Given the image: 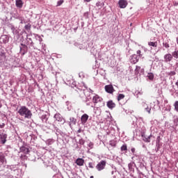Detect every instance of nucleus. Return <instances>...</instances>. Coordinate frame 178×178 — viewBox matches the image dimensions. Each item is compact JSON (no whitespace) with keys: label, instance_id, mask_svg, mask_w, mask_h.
<instances>
[{"label":"nucleus","instance_id":"obj_1","mask_svg":"<svg viewBox=\"0 0 178 178\" xmlns=\"http://www.w3.org/2000/svg\"><path fill=\"white\" fill-rule=\"evenodd\" d=\"M18 113L25 119H31V116H33L31 111H30V109H29L26 106H20L18 110Z\"/></svg>","mask_w":178,"mask_h":178},{"label":"nucleus","instance_id":"obj_2","mask_svg":"<svg viewBox=\"0 0 178 178\" xmlns=\"http://www.w3.org/2000/svg\"><path fill=\"white\" fill-rule=\"evenodd\" d=\"M83 86H77V88L79 90V91H83L84 95L87 97V99H91V97H90V92H88V89H87V87L84 86V83H82Z\"/></svg>","mask_w":178,"mask_h":178},{"label":"nucleus","instance_id":"obj_3","mask_svg":"<svg viewBox=\"0 0 178 178\" xmlns=\"http://www.w3.org/2000/svg\"><path fill=\"white\" fill-rule=\"evenodd\" d=\"M29 49L30 48L26 44L20 43L19 51L22 56H24Z\"/></svg>","mask_w":178,"mask_h":178},{"label":"nucleus","instance_id":"obj_4","mask_svg":"<svg viewBox=\"0 0 178 178\" xmlns=\"http://www.w3.org/2000/svg\"><path fill=\"white\" fill-rule=\"evenodd\" d=\"M105 166H106V161L102 160L97 164L95 168L98 172H101V170H104V169H105Z\"/></svg>","mask_w":178,"mask_h":178},{"label":"nucleus","instance_id":"obj_5","mask_svg":"<svg viewBox=\"0 0 178 178\" xmlns=\"http://www.w3.org/2000/svg\"><path fill=\"white\" fill-rule=\"evenodd\" d=\"M25 45H26L29 49L34 48V42H33V39H31V38H29V35H26Z\"/></svg>","mask_w":178,"mask_h":178},{"label":"nucleus","instance_id":"obj_6","mask_svg":"<svg viewBox=\"0 0 178 178\" xmlns=\"http://www.w3.org/2000/svg\"><path fill=\"white\" fill-rule=\"evenodd\" d=\"M8 161H6V157L5 156V154L1 152L0 153V166L1 165H6Z\"/></svg>","mask_w":178,"mask_h":178},{"label":"nucleus","instance_id":"obj_7","mask_svg":"<svg viewBox=\"0 0 178 178\" xmlns=\"http://www.w3.org/2000/svg\"><path fill=\"white\" fill-rule=\"evenodd\" d=\"M1 44H8L9 42V36L7 35H2L0 38Z\"/></svg>","mask_w":178,"mask_h":178},{"label":"nucleus","instance_id":"obj_8","mask_svg":"<svg viewBox=\"0 0 178 178\" xmlns=\"http://www.w3.org/2000/svg\"><path fill=\"white\" fill-rule=\"evenodd\" d=\"M173 59V56L171 54H167L164 55V62L165 63H169V62H172Z\"/></svg>","mask_w":178,"mask_h":178},{"label":"nucleus","instance_id":"obj_9","mask_svg":"<svg viewBox=\"0 0 178 178\" xmlns=\"http://www.w3.org/2000/svg\"><path fill=\"white\" fill-rule=\"evenodd\" d=\"M106 92L108 94H113L115 89L113 88V86L112 85H107L104 87Z\"/></svg>","mask_w":178,"mask_h":178},{"label":"nucleus","instance_id":"obj_10","mask_svg":"<svg viewBox=\"0 0 178 178\" xmlns=\"http://www.w3.org/2000/svg\"><path fill=\"white\" fill-rule=\"evenodd\" d=\"M6 60V52L3 49H0V60L4 62Z\"/></svg>","mask_w":178,"mask_h":178},{"label":"nucleus","instance_id":"obj_11","mask_svg":"<svg viewBox=\"0 0 178 178\" xmlns=\"http://www.w3.org/2000/svg\"><path fill=\"white\" fill-rule=\"evenodd\" d=\"M118 5H119V8H120V9H124V8H126V6H127V5H129V3H127V1L126 0H120L118 1Z\"/></svg>","mask_w":178,"mask_h":178},{"label":"nucleus","instance_id":"obj_12","mask_svg":"<svg viewBox=\"0 0 178 178\" xmlns=\"http://www.w3.org/2000/svg\"><path fill=\"white\" fill-rule=\"evenodd\" d=\"M54 119H56V120H57V122H60L63 124V123H65V119H63V118H62V115L60 113L55 114Z\"/></svg>","mask_w":178,"mask_h":178},{"label":"nucleus","instance_id":"obj_13","mask_svg":"<svg viewBox=\"0 0 178 178\" xmlns=\"http://www.w3.org/2000/svg\"><path fill=\"white\" fill-rule=\"evenodd\" d=\"M92 102L95 104H98V102H102V97H99L98 95H95L92 97Z\"/></svg>","mask_w":178,"mask_h":178},{"label":"nucleus","instance_id":"obj_14","mask_svg":"<svg viewBox=\"0 0 178 178\" xmlns=\"http://www.w3.org/2000/svg\"><path fill=\"white\" fill-rule=\"evenodd\" d=\"M142 138L145 143H151V137H152V135H149L148 136H145V134H142Z\"/></svg>","mask_w":178,"mask_h":178},{"label":"nucleus","instance_id":"obj_15","mask_svg":"<svg viewBox=\"0 0 178 178\" xmlns=\"http://www.w3.org/2000/svg\"><path fill=\"white\" fill-rule=\"evenodd\" d=\"M139 57L136 54H133L131 56V63H133L135 65V63H137L138 62Z\"/></svg>","mask_w":178,"mask_h":178},{"label":"nucleus","instance_id":"obj_16","mask_svg":"<svg viewBox=\"0 0 178 178\" xmlns=\"http://www.w3.org/2000/svg\"><path fill=\"white\" fill-rule=\"evenodd\" d=\"M143 106L145 111L147 112V113L149 114L151 113V109H152L151 105H148L145 102H143Z\"/></svg>","mask_w":178,"mask_h":178},{"label":"nucleus","instance_id":"obj_17","mask_svg":"<svg viewBox=\"0 0 178 178\" xmlns=\"http://www.w3.org/2000/svg\"><path fill=\"white\" fill-rule=\"evenodd\" d=\"M6 138H8V135L6 134H0L1 144H5V143H6Z\"/></svg>","mask_w":178,"mask_h":178},{"label":"nucleus","instance_id":"obj_18","mask_svg":"<svg viewBox=\"0 0 178 178\" xmlns=\"http://www.w3.org/2000/svg\"><path fill=\"white\" fill-rule=\"evenodd\" d=\"M106 105L109 109H113V108H115L116 106V104L112 100H109L108 102H107Z\"/></svg>","mask_w":178,"mask_h":178},{"label":"nucleus","instance_id":"obj_19","mask_svg":"<svg viewBox=\"0 0 178 178\" xmlns=\"http://www.w3.org/2000/svg\"><path fill=\"white\" fill-rule=\"evenodd\" d=\"M75 163H76V165L78 166H83L84 165V159H81V158H78L76 161H75Z\"/></svg>","mask_w":178,"mask_h":178},{"label":"nucleus","instance_id":"obj_20","mask_svg":"<svg viewBox=\"0 0 178 178\" xmlns=\"http://www.w3.org/2000/svg\"><path fill=\"white\" fill-rule=\"evenodd\" d=\"M88 118H89V116H88V115H87V114H83L82 116H81V123H83V124H85V123H87V120H88Z\"/></svg>","mask_w":178,"mask_h":178},{"label":"nucleus","instance_id":"obj_21","mask_svg":"<svg viewBox=\"0 0 178 178\" xmlns=\"http://www.w3.org/2000/svg\"><path fill=\"white\" fill-rule=\"evenodd\" d=\"M15 5H16L17 8H19V9H22L23 8V1L16 0Z\"/></svg>","mask_w":178,"mask_h":178},{"label":"nucleus","instance_id":"obj_22","mask_svg":"<svg viewBox=\"0 0 178 178\" xmlns=\"http://www.w3.org/2000/svg\"><path fill=\"white\" fill-rule=\"evenodd\" d=\"M170 42V39L165 40L163 42V47H165L166 49L170 48L169 43Z\"/></svg>","mask_w":178,"mask_h":178},{"label":"nucleus","instance_id":"obj_23","mask_svg":"<svg viewBox=\"0 0 178 178\" xmlns=\"http://www.w3.org/2000/svg\"><path fill=\"white\" fill-rule=\"evenodd\" d=\"M21 152H23L24 154H29L30 152V150L29 149V147L26 146H22L20 147Z\"/></svg>","mask_w":178,"mask_h":178},{"label":"nucleus","instance_id":"obj_24","mask_svg":"<svg viewBox=\"0 0 178 178\" xmlns=\"http://www.w3.org/2000/svg\"><path fill=\"white\" fill-rule=\"evenodd\" d=\"M8 168L10 169V170H13V172H16L17 170V165H8Z\"/></svg>","mask_w":178,"mask_h":178},{"label":"nucleus","instance_id":"obj_25","mask_svg":"<svg viewBox=\"0 0 178 178\" xmlns=\"http://www.w3.org/2000/svg\"><path fill=\"white\" fill-rule=\"evenodd\" d=\"M144 73V69L142 68L141 69V67H139V66H136V68L135 70V73L136 74H138V73Z\"/></svg>","mask_w":178,"mask_h":178},{"label":"nucleus","instance_id":"obj_26","mask_svg":"<svg viewBox=\"0 0 178 178\" xmlns=\"http://www.w3.org/2000/svg\"><path fill=\"white\" fill-rule=\"evenodd\" d=\"M40 119H41L42 123H47V122H48V116L47 115H42L40 117Z\"/></svg>","mask_w":178,"mask_h":178},{"label":"nucleus","instance_id":"obj_27","mask_svg":"<svg viewBox=\"0 0 178 178\" xmlns=\"http://www.w3.org/2000/svg\"><path fill=\"white\" fill-rule=\"evenodd\" d=\"M148 45L149 47L156 48V47H158V42H148Z\"/></svg>","mask_w":178,"mask_h":178},{"label":"nucleus","instance_id":"obj_28","mask_svg":"<svg viewBox=\"0 0 178 178\" xmlns=\"http://www.w3.org/2000/svg\"><path fill=\"white\" fill-rule=\"evenodd\" d=\"M74 45L79 48V49H86V46L84 44H79L77 42L74 43Z\"/></svg>","mask_w":178,"mask_h":178},{"label":"nucleus","instance_id":"obj_29","mask_svg":"<svg viewBox=\"0 0 178 178\" xmlns=\"http://www.w3.org/2000/svg\"><path fill=\"white\" fill-rule=\"evenodd\" d=\"M53 126L54 127V130H56V136H59V134H60L62 136L63 134V132H62L60 131V129H59L58 127H55V125H54V124H53Z\"/></svg>","mask_w":178,"mask_h":178},{"label":"nucleus","instance_id":"obj_30","mask_svg":"<svg viewBox=\"0 0 178 178\" xmlns=\"http://www.w3.org/2000/svg\"><path fill=\"white\" fill-rule=\"evenodd\" d=\"M128 168L130 172H134V163H129L128 164Z\"/></svg>","mask_w":178,"mask_h":178},{"label":"nucleus","instance_id":"obj_31","mask_svg":"<svg viewBox=\"0 0 178 178\" xmlns=\"http://www.w3.org/2000/svg\"><path fill=\"white\" fill-rule=\"evenodd\" d=\"M173 123H174V127H177V126H178V118L176 115L173 116Z\"/></svg>","mask_w":178,"mask_h":178},{"label":"nucleus","instance_id":"obj_32","mask_svg":"<svg viewBox=\"0 0 178 178\" xmlns=\"http://www.w3.org/2000/svg\"><path fill=\"white\" fill-rule=\"evenodd\" d=\"M70 126H71L72 124H76V120L74 118L71 117V118H70Z\"/></svg>","mask_w":178,"mask_h":178},{"label":"nucleus","instance_id":"obj_33","mask_svg":"<svg viewBox=\"0 0 178 178\" xmlns=\"http://www.w3.org/2000/svg\"><path fill=\"white\" fill-rule=\"evenodd\" d=\"M172 58H175L176 59H178V50L175 49V51L172 53Z\"/></svg>","mask_w":178,"mask_h":178},{"label":"nucleus","instance_id":"obj_34","mask_svg":"<svg viewBox=\"0 0 178 178\" xmlns=\"http://www.w3.org/2000/svg\"><path fill=\"white\" fill-rule=\"evenodd\" d=\"M121 151L127 152V145H126V144L122 145V146L121 147Z\"/></svg>","mask_w":178,"mask_h":178},{"label":"nucleus","instance_id":"obj_35","mask_svg":"<svg viewBox=\"0 0 178 178\" xmlns=\"http://www.w3.org/2000/svg\"><path fill=\"white\" fill-rule=\"evenodd\" d=\"M11 31L14 35H17L19 34V31L15 27L13 29H11Z\"/></svg>","mask_w":178,"mask_h":178},{"label":"nucleus","instance_id":"obj_36","mask_svg":"<svg viewBox=\"0 0 178 178\" xmlns=\"http://www.w3.org/2000/svg\"><path fill=\"white\" fill-rule=\"evenodd\" d=\"M24 29L26 30V31H30V30H31V24H28L25 25Z\"/></svg>","mask_w":178,"mask_h":178},{"label":"nucleus","instance_id":"obj_37","mask_svg":"<svg viewBox=\"0 0 178 178\" xmlns=\"http://www.w3.org/2000/svg\"><path fill=\"white\" fill-rule=\"evenodd\" d=\"M124 97L125 96L124 94H118V101H121V99H124Z\"/></svg>","mask_w":178,"mask_h":178},{"label":"nucleus","instance_id":"obj_38","mask_svg":"<svg viewBox=\"0 0 178 178\" xmlns=\"http://www.w3.org/2000/svg\"><path fill=\"white\" fill-rule=\"evenodd\" d=\"M46 144H48V145H52V144H54V139H48L46 141Z\"/></svg>","mask_w":178,"mask_h":178},{"label":"nucleus","instance_id":"obj_39","mask_svg":"<svg viewBox=\"0 0 178 178\" xmlns=\"http://www.w3.org/2000/svg\"><path fill=\"white\" fill-rule=\"evenodd\" d=\"M147 77L150 80H154V74L152 72L148 73Z\"/></svg>","mask_w":178,"mask_h":178},{"label":"nucleus","instance_id":"obj_40","mask_svg":"<svg viewBox=\"0 0 178 178\" xmlns=\"http://www.w3.org/2000/svg\"><path fill=\"white\" fill-rule=\"evenodd\" d=\"M95 166V164H94V163L92 162H90L88 163V168H90V169H94Z\"/></svg>","mask_w":178,"mask_h":178},{"label":"nucleus","instance_id":"obj_41","mask_svg":"<svg viewBox=\"0 0 178 178\" xmlns=\"http://www.w3.org/2000/svg\"><path fill=\"white\" fill-rule=\"evenodd\" d=\"M174 106H175V111H176V112H178V101H176L175 102Z\"/></svg>","mask_w":178,"mask_h":178},{"label":"nucleus","instance_id":"obj_42","mask_svg":"<svg viewBox=\"0 0 178 178\" xmlns=\"http://www.w3.org/2000/svg\"><path fill=\"white\" fill-rule=\"evenodd\" d=\"M96 6L97 8H102V6H104V3L98 1L97 3H96Z\"/></svg>","mask_w":178,"mask_h":178},{"label":"nucleus","instance_id":"obj_43","mask_svg":"<svg viewBox=\"0 0 178 178\" xmlns=\"http://www.w3.org/2000/svg\"><path fill=\"white\" fill-rule=\"evenodd\" d=\"M13 17H15V19H22V16H20L19 14H14V15H13Z\"/></svg>","mask_w":178,"mask_h":178},{"label":"nucleus","instance_id":"obj_44","mask_svg":"<svg viewBox=\"0 0 178 178\" xmlns=\"http://www.w3.org/2000/svg\"><path fill=\"white\" fill-rule=\"evenodd\" d=\"M8 29H10V30H12L15 28V25L13 24H8Z\"/></svg>","mask_w":178,"mask_h":178},{"label":"nucleus","instance_id":"obj_45","mask_svg":"<svg viewBox=\"0 0 178 178\" xmlns=\"http://www.w3.org/2000/svg\"><path fill=\"white\" fill-rule=\"evenodd\" d=\"M64 1L63 0H60L57 2V6H60L62 3H63Z\"/></svg>","mask_w":178,"mask_h":178},{"label":"nucleus","instance_id":"obj_46","mask_svg":"<svg viewBox=\"0 0 178 178\" xmlns=\"http://www.w3.org/2000/svg\"><path fill=\"white\" fill-rule=\"evenodd\" d=\"M169 76H175L176 74V72L171 71L168 73Z\"/></svg>","mask_w":178,"mask_h":178},{"label":"nucleus","instance_id":"obj_47","mask_svg":"<svg viewBox=\"0 0 178 178\" xmlns=\"http://www.w3.org/2000/svg\"><path fill=\"white\" fill-rule=\"evenodd\" d=\"M113 168V170L111 172V175H115V173H116V168L115 167H112Z\"/></svg>","mask_w":178,"mask_h":178},{"label":"nucleus","instance_id":"obj_48","mask_svg":"<svg viewBox=\"0 0 178 178\" xmlns=\"http://www.w3.org/2000/svg\"><path fill=\"white\" fill-rule=\"evenodd\" d=\"M87 106H91L92 108H94V106L92 105V102H88L86 103Z\"/></svg>","mask_w":178,"mask_h":178},{"label":"nucleus","instance_id":"obj_49","mask_svg":"<svg viewBox=\"0 0 178 178\" xmlns=\"http://www.w3.org/2000/svg\"><path fill=\"white\" fill-rule=\"evenodd\" d=\"M84 140H83V139H80L79 140V144L81 145H84Z\"/></svg>","mask_w":178,"mask_h":178},{"label":"nucleus","instance_id":"obj_50","mask_svg":"<svg viewBox=\"0 0 178 178\" xmlns=\"http://www.w3.org/2000/svg\"><path fill=\"white\" fill-rule=\"evenodd\" d=\"M71 87H72V88L77 87V85H76V81H72Z\"/></svg>","mask_w":178,"mask_h":178},{"label":"nucleus","instance_id":"obj_51","mask_svg":"<svg viewBox=\"0 0 178 178\" xmlns=\"http://www.w3.org/2000/svg\"><path fill=\"white\" fill-rule=\"evenodd\" d=\"M18 20L20 21V24H23V20H24V18L21 17V19H18Z\"/></svg>","mask_w":178,"mask_h":178},{"label":"nucleus","instance_id":"obj_52","mask_svg":"<svg viewBox=\"0 0 178 178\" xmlns=\"http://www.w3.org/2000/svg\"><path fill=\"white\" fill-rule=\"evenodd\" d=\"M54 178H63L61 175H57L54 177Z\"/></svg>","mask_w":178,"mask_h":178},{"label":"nucleus","instance_id":"obj_53","mask_svg":"<svg viewBox=\"0 0 178 178\" xmlns=\"http://www.w3.org/2000/svg\"><path fill=\"white\" fill-rule=\"evenodd\" d=\"M172 108L170 106L165 108V111H167L168 112H170Z\"/></svg>","mask_w":178,"mask_h":178},{"label":"nucleus","instance_id":"obj_54","mask_svg":"<svg viewBox=\"0 0 178 178\" xmlns=\"http://www.w3.org/2000/svg\"><path fill=\"white\" fill-rule=\"evenodd\" d=\"M172 3L174 6H178V1H173Z\"/></svg>","mask_w":178,"mask_h":178},{"label":"nucleus","instance_id":"obj_55","mask_svg":"<svg viewBox=\"0 0 178 178\" xmlns=\"http://www.w3.org/2000/svg\"><path fill=\"white\" fill-rule=\"evenodd\" d=\"M5 127V123L0 124V129H3Z\"/></svg>","mask_w":178,"mask_h":178},{"label":"nucleus","instance_id":"obj_56","mask_svg":"<svg viewBox=\"0 0 178 178\" xmlns=\"http://www.w3.org/2000/svg\"><path fill=\"white\" fill-rule=\"evenodd\" d=\"M137 55H138V56H141V51L140 50L137 51Z\"/></svg>","mask_w":178,"mask_h":178},{"label":"nucleus","instance_id":"obj_57","mask_svg":"<svg viewBox=\"0 0 178 178\" xmlns=\"http://www.w3.org/2000/svg\"><path fill=\"white\" fill-rule=\"evenodd\" d=\"M131 151L132 154H134V152H136V148L132 147V148L131 149Z\"/></svg>","mask_w":178,"mask_h":178},{"label":"nucleus","instance_id":"obj_58","mask_svg":"<svg viewBox=\"0 0 178 178\" xmlns=\"http://www.w3.org/2000/svg\"><path fill=\"white\" fill-rule=\"evenodd\" d=\"M176 86H177L178 88V81L175 83ZM176 94H178V89L175 90Z\"/></svg>","mask_w":178,"mask_h":178},{"label":"nucleus","instance_id":"obj_59","mask_svg":"<svg viewBox=\"0 0 178 178\" xmlns=\"http://www.w3.org/2000/svg\"><path fill=\"white\" fill-rule=\"evenodd\" d=\"M85 17H88V12L84 13Z\"/></svg>","mask_w":178,"mask_h":178},{"label":"nucleus","instance_id":"obj_60","mask_svg":"<svg viewBox=\"0 0 178 178\" xmlns=\"http://www.w3.org/2000/svg\"><path fill=\"white\" fill-rule=\"evenodd\" d=\"M65 104H66L67 106H69V105H70V102H66Z\"/></svg>","mask_w":178,"mask_h":178},{"label":"nucleus","instance_id":"obj_61","mask_svg":"<svg viewBox=\"0 0 178 178\" xmlns=\"http://www.w3.org/2000/svg\"><path fill=\"white\" fill-rule=\"evenodd\" d=\"M83 131V130L81 129H79L78 131H77V133H81Z\"/></svg>","mask_w":178,"mask_h":178},{"label":"nucleus","instance_id":"obj_62","mask_svg":"<svg viewBox=\"0 0 178 178\" xmlns=\"http://www.w3.org/2000/svg\"><path fill=\"white\" fill-rule=\"evenodd\" d=\"M112 143H113L112 141H110L111 145H112L113 147L115 145H113Z\"/></svg>","mask_w":178,"mask_h":178},{"label":"nucleus","instance_id":"obj_63","mask_svg":"<svg viewBox=\"0 0 178 178\" xmlns=\"http://www.w3.org/2000/svg\"><path fill=\"white\" fill-rule=\"evenodd\" d=\"M85 2H90L91 0H84Z\"/></svg>","mask_w":178,"mask_h":178},{"label":"nucleus","instance_id":"obj_64","mask_svg":"<svg viewBox=\"0 0 178 178\" xmlns=\"http://www.w3.org/2000/svg\"><path fill=\"white\" fill-rule=\"evenodd\" d=\"M113 178H117V177H116V175H113Z\"/></svg>","mask_w":178,"mask_h":178}]
</instances>
